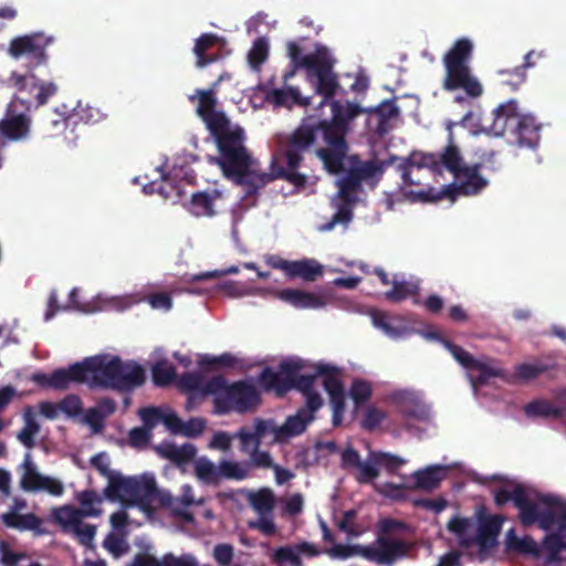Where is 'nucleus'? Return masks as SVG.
I'll return each mask as SVG.
<instances>
[{
	"mask_svg": "<svg viewBox=\"0 0 566 566\" xmlns=\"http://www.w3.org/2000/svg\"><path fill=\"white\" fill-rule=\"evenodd\" d=\"M360 105L349 101L333 103V116L319 115L305 117L290 134L276 137L270 172L260 171L258 166L252 172L244 198L256 197L259 191L275 179H282L296 188H305L307 176L297 171L304 156L311 151L322 160L324 168L333 175L344 171V160L348 153L346 136L349 124L363 114Z\"/></svg>",
	"mask_w": 566,
	"mask_h": 566,
	"instance_id": "nucleus-1",
	"label": "nucleus"
},
{
	"mask_svg": "<svg viewBox=\"0 0 566 566\" xmlns=\"http://www.w3.org/2000/svg\"><path fill=\"white\" fill-rule=\"evenodd\" d=\"M197 114L210 130L218 151L210 163L218 165L223 176L245 192L252 172L259 166L244 146V133L239 126L231 127L224 113L216 111L217 98L213 90H198Z\"/></svg>",
	"mask_w": 566,
	"mask_h": 566,
	"instance_id": "nucleus-2",
	"label": "nucleus"
},
{
	"mask_svg": "<svg viewBox=\"0 0 566 566\" xmlns=\"http://www.w3.org/2000/svg\"><path fill=\"white\" fill-rule=\"evenodd\" d=\"M51 43L52 38L41 32L15 36L9 43L8 54L14 60L23 61L27 73L13 71L8 78V84L20 94L35 91L33 95L35 108L48 104L50 98L59 92L56 83L41 80L35 74L38 67L48 65L46 49Z\"/></svg>",
	"mask_w": 566,
	"mask_h": 566,
	"instance_id": "nucleus-3",
	"label": "nucleus"
},
{
	"mask_svg": "<svg viewBox=\"0 0 566 566\" xmlns=\"http://www.w3.org/2000/svg\"><path fill=\"white\" fill-rule=\"evenodd\" d=\"M85 382L91 387L132 391L144 385L145 369L137 363L123 361L118 356L96 355L83 361Z\"/></svg>",
	"mask_w": 566,
	"mask_h": 566,
	"instance_id": "nucleus-4",
	"label": "nucleus"
},
{
	"mask_svg": "<svg viewBox=\"0 0 566 566\" xmlns=\"http://www.w3.org/2000/svg\"><path fill=\"white\" fill-rule=\"evenodd\" d=\"M205 392L213 397V412L227 415L237 412L250 413L261 405V394L249 380H237L229 384L224 376H213L207 380Z\"/></svg>",
	"mask_w": 566,
	"mask_h": 566,
	"instance_id": "nucleus-5",
	"label": "nucleus"
},
{
	"mask_svg": "<svg viewBox=\"0 0 566 566\" xmlns=\"http://www.w3.org/2000/svg\"><path fill=\"white\" fill-rule=\"evenodd\" d=\"M455 124L449 122L447 129L449 132L448 145L440 154L432 153H412L408 158H400L397 169L401 172L405 186L420 185L418 179L412 177L415 171L422 168H429L433 172L441 174L444 168L453 176L462 169L465 164L459 147L454 143L452 127Z\"/></svg>",
	"mask_w": 566,
	"mask_h": 566,
	"instance_id": "nucleus-6",
	"label": "nucleus"
},
{
	"mask_svg": "<svg viewBox=\"0 0 566 566\" xmlns=\"http://www.w3.org/2000/svg\"><path fill=\"white\" fill-rule=\"evenodd\" d=\"M473 44L467 38L458 39L443 56L446 91L463 90L471 98L482 95L483 87L479 80L471 74L469 62L472 57Z\"/></svg>",
	"mask_w": 566,
	"mask_h": 566,
	"instance_id": "nucleus-7",
	"label": "nucleus"
},
{
	"mask_svg": "<svg viewBox=\"0 0 566 566\" xmlns=\"http://www.w3.org/2000/svg\"><path fill=\"white\" fill-rule=\"evenodd\" d=\"M478 527L475 536H469L468 532L473 526L469 517L453 516L447 524V530L459 538L460 545L471 547L476 545L478 556L485 560L490 552L497 546V536L501 532L504 518L501 515H485L481 509L478 513Z\"/></svg>",
	"mask_w": 566,
	"mask_h": 566,
	"instance_id": "nucleus-8",
	"label": "nucleus"
},
{
	"mask_svg": "<svg viewBox=\"0 0 566 566\" xmlns=\"http://www.w3.org/2000/svg\"><path fill=\"white\" fill-rule=\"evenodd\" d=\"M304 369L302 359H285L280 363L279 370L265 367L260 376L259 382L268 392L273 391L277 397L285 396L292 389L297 390L302 396L319 394L315 389L317 373L313 375H300Z\"/></svg>",
	"mask_w": 566,
	"mask_h": 566,
	"instance_id": "nucleus-9",
	"label": "nucleus"
},
{
	"mask_svg": "<svg viewBox=\"0 0 566 566\" xmlns=\"http://www.w3.org/2000/svg\"><path fill=\"white\" fill-rule=\"evenodd\" d=\"M305 63L308 65L307 81L314 87L315 94L322 97L317 109L328 105L333 112V103L338 102L334 97L340 88L338 75L334 72L336 60L327 46L318 44Z\"/></svg>",
	"mask_w": 566,
	"mask_h": 566,
	"instance_id": "nucleus-10",
	"label": "nucleus"
},
{
	"mask_svg": "<svg viewBox=\"0 0 566 566\" xmlns=\"http://www.w3.org/2000/svg\"><path fill=\"white\" fill-rule=\"evenodd\" d=\"M104 497L123 505H137L143 511H150L158 490L153 478L124 476L120 473L111 479L104 489Z\"/></svg>",
	"mask_w": 566,
	"mask_h": 566,
	"instance_id": "nucleus-11",
	"label": "nucleus"
},
{
	"mask_svg": "<svg viewBox=\"0 0 566 566\" xmlns=\"http://www.w3.org/2000/svg\"><path fill=\"white\" fill-rule=\"evenodd\" d=\"M549 493H541L522 483H516L512 490L499 488L494 490V503L497 507L512 502L518 510V520L523 526L537 525L541 527L542 516L547 503L545 499Z\"/></svg>",
	"mask_w": 566,
	"mask_h": 566,
	"instance_id": "nucleus-12",
	"label": "nucleus"
},
{
	"mask_svg": "<svg viewBox=\"0 0 566 566\" xmlns=\"http://www.w3.org/2000/svg\"><path fill=\"white\" fill-rule=\"evenodd\" d=\"M481 168L482 164L465 165L453 176V184L446 185L441 189L428 187L417 191L415 196L423 202H438L443 198L454 199L457 195L475 196L489 185L480 174Z\"/></svg>",
	"mask_w": 566,
	"mask_h": 566,
	"instance_id": "nucleus-13",
	"label": "nucleus"
},
{
	"mask_svg": "<svg viewBox=\"0 0 566 566\" xmlns=\"http://www.w3.org/2000/svg\"><path fill=\"white\" fill-rule=\"evenodd\" d=\"M304 406L298 408L295 415L289 416L281 427L274 428L277 441L303 434L308 424L315 420V413L324 405L321 394L304 396Z\"/></svg>",
	"mask_w": 566,
	"mask_h": 566,
	"instance_id": "nucleus-14",
	"label": "nucleus"
},
{
	"mask_svg": "<svg viewBox=\"0 0 566 566\" xmlns=\"http://www.w3.org/2000/svg\"><path fill=\"white\" fill-rule=\"evenodd\" d=\"M19 106H24L28 112L31 109L29 101L15 96L0 120V137L10 142L25 139L30 134L31 117L24 112H19Z\"/></svg>",
	"mask_w": 566,
	"mask_h": 566,
	"instance_id": "nucleus-15",
	"label": "nucleus"
},
{
	"mask_svg": "<svg viewBox=\"0 0 566 566\" xmlns=\"http://www.w3.org/2000/svg\"><path fill=\"white\" fill-rule=\"evenodd\" d=\"M410 548L411 544L401 538L378 535L371 545L366 546L365 559L392 566L398 559L406 557Z\"/></svg>",
	"mask_w": 566,
	"mask_h": 566,
	"instance_id": "nucleus-16",
	"label": "nucleus"
},
{
	"mask_svg": "<svg viewBox=\"0 0 566 566\" xmlns=\"http://www.w3.org/2000/svg\"><path fill=\"white\" fill-rule=\"evenodd\" d=\"M443 346L452 355V357L465 369L471 371H478V376L472 377L471 381L474 387L485 385L493 377H501L502 370L489 366L485 363L474 358L469 352L461 346L448 340L441 339Z\"/></svg>",
	"mask_w": 566,
	"mask_h": 566,
	"instance_id": "nucleus-17",
	"label": "nucleus"
},
{
	"mask_svg": "<svg viewBox=\"0 0 566 566\" xmlns=\"http://www.w3.org/2000/svg\"><path fill=\"white\" fill-rule=\"evenodd\" d=\"M31 381L43 388L66 390L72 382L84 384V367L82 361L72 364L69 368L55 369L52 374L34 373Z\"/></svg>",
	"mask_w": 566,
	"mask_h": 566,
	"instance_id": "nucleus-18",
	"label": "nucleus"
},
{
	"mask_svg": "<svg viewBox=\"0 0 566 566\" xmlns=\"http://www.w3.org/2000/svg\"><path fill=\"white\" fill-rule=\"evenodd\" d=\"M317 375L324 376L323 387L329 396V403L333 409L332 422L338 427L343 421L345 411V388L342 380L336 376V368L328 365H318Z\"/></svg>",
	"mask_w": 566,
	"mask_h": 566,
	"instance_id": "nucleus-19",
	"label": "nucleus"
},
{
	"mask_svg": "<svg viewBox=\"0 0 566 566\" xmlns=\"http://www.w3.org/2000/svg\"><path fill=\"white\" fill-rule=\"evenodd\" d=\"M520 113L517 102L510 99L499 105L492 112V122L490 125L485 126L484 130L495 137H501L506 132L511 133Z\"/></svg>",
	"mask_w": 566,
	"mask_h": 566,
	"instance_id": "nucleus-20",
	"label": "nucleus"
},
{
	"mask_svg": "<svg viewBox=\"0 0 566 566\" xmlns=\"http://www.w3.org/2000/svg\"><path fill=\"white\" fill-rule=\"evenodd\" d=\"M541 128L534 116L520 113L511 134L518 146L535 148L541 139Z\"/></svg>",
	"mask_w": 566,
	"mask_h": 566,
	"instance_id": "nucleus-21",
	"label": "nucleus"
},
{
	"mask_svg": "<svg viewBox=\"0 0 566 566\" xmlns=\"http://www.w3.org/2000/svg\"><path fill=\"white\" fill-rule=\"evenodd\" d=\"M1 521L8 528L20 532L31 531L34 536L49 534V531L43 526V520L34 513L20 514L15 511H9L2 514Z\"/></svg>",
	"mask_w": 566,
	"mask_h": 566,
	"instance_id": "nucleus-22",
	"label": "nucleus"
},
{
	"mask_svg": "<svg viewBox=\"0 0 566 566\" xmlns=\"http://www.w3.org/2000/svg\"><path fill=\"white\" fill-rule=\"evenodd\" d=\"M395 157L387 160L370 159L361 161L357 157H352V169L361 182L376 184L384 175L385 168L395 161Z\"/></svg>",
	"mask_w": 566,
	"mask_h": 566,
	"instance_id": "nucleus-23",
	"label": "nucleus"
},
{
	"mask_svg": "<svg viewBox=\"0 0 566 566\" xmlns=\"http://www.w3.org/2000/svg\"><path fill=\"white\" fill-rule=\"evenodd\" d=\"M547 506L543 513L541 530L551 531L554 526H559L560 531H566V502L559 496L551 494L545 499Z\"/></svg>",
	"mask_w": 566,
	"mask_h": 566,
	"instance_id": "nucleus-24",
	"label": "nucleus"
},
{
	"mask_svg": "<svg viewBox=\"0 0 566 566\" xmlns=\"http://www.w3.org/2000/svg\"><path fill=\"white\" fill-rule=\"evenodd\" d=\"M268 99L275 106L286 107L289 109L294 106L307 107L312 104V97L303 96L295 86L274 88L268 94Z\"/></svg>",
	"mask_w": 566,
	"mask_h": 566,
	"instance_id": "nucleus-25",
	"label": "nucleus"
},
{
	"mask_svg": "<svg viewBox=\"0 0 566 566\" xmlns=\"http://www.w3.org/2000/svg\"><path fill=\"white\" fill-rule=\"evenodd\" d=\"M446 476L447 467L439 464L429 465L423 470H418L412 473L415 481L413 489L432 492L440 486Z\"/></svg>",
	"mask_w": 566,
	"mask_h": 566,
	"instance_id": "nucleus-26",
	"label": "nucleus"
},
{
	"mask_svg": "<svg viewBox=\"0 0 566 566\" xmlns=\"http://www.w3.org/2000/svg\"><path fill=\"white\" fill-rule=\"evenodd\" d=\"M157 453L171 462L181 465L193 460L197 449L191 443H185L181 447L172 442H163L156 447Z\"/></svg>",
	"mask_w": 566,
	"mask_h": 566,
	"instance_id": "nucleus-27",
	"label": "nucleus"
},
{
	"mask_svg": "<svg viewBox=\"0 0 566 566\" xmlns=\"http://www.w3.org/2000/svg\"><path fill=\"white\" fill-rule=\"evenodd\" d=\"M324 273L323 265L315 259L292 261L289 279H302L305 282H314Z\"/></svg>",
	"mask_w": 566,
	"mask_h": 566,
	"instance_id": "nucleus-28",
	"label": "nucleus"
},
{
	"mask_svg": "<svg viewBox=\"0 0 566 566\" xmlns=\"http://www.w3.org/2000/svg\"><path fill=\"white\" fill-rule=\"evenodd\" d=\"M221 198V193L214 190L212 193L198 191L192 193L189 211L196 217H212L216 214L214 200Z\"/></svg>",
	"mask_w": 566,
	"mask_h": 566,
	"instance_id": "nucleus-29",
	"label": "nucleus"
},
{
	"mask_svg": "<svg viewBox=\"0 0 566 566\" xmlns=\"http://www.w3.org/2000/svg\"><path fill=\"white\" fill-rule=\"evenodd\" d=\"M52 521L60 525L64 533H70L74 527L78 526L83 520L82 511L73 505H63L55 507L51 513Z\"/></svg>",
	"mask_w": 566,
	"mask_h": 566,
	"instance_id": "nucleus-30",
	"label": "nucleus"
},
{
	"mask_svg": "<svg viewBox=\"0 0 566 566\" xmlns=\"http://www.w3.org/2000/svg\"><path fill=\"white\" fill-rule=\"evenodd\" d=\"M76 501L80 506L78 511H82L84 517H98L102 515L103 510L98 507L103 503V496H101L94 490H84L76 493Z\"/></svg>",
	"mask_w": 566,
	"mask_h": 566,
	"instance_id": "nucleus-31",
	"label": "nucleus"
},
{
	"mask_svg": "<svg viewBox=\"0 0 566 566\" xmlns=\"http://www.w3.org/2000/svg\"><path fill=\"white\" fill-rule=\"evenodd\" d=\"M506 549L523 555L538 556L539 554L537 543L532 536L518 537L513 528L506 533Z\"/></svg>",
	"mask_w": 566,
	"mask_h": 566,
	"instance_id": "nucleus-32",
	"label": "nucleus"
},
{
	"mask_svg": "<svg viewBox=\"0 0 566 566\" xmlns=\"http://www.w3.org/2000/svg\"><path fill=\"white\" fill-rule=\"evenodd\" d=\"M333 203L336 212L327 223L322 226L324 231H331L336 224L347 226L353 220V210L357 201L342 200L336 197Z\"/></svg>",
	"mask_w": 566,
	"mask_h": 566,
	"instance_id": "nucleus-33",
	"label": "nucleus"
},
{
	"mask_svg": "<svg viewBox=\"0 0 566 566\" xmlns=\"http://www.w3.org/2000/svg\"><path fill=\"white\" fill-rule=\"evenodd\" d=\"M219 41L218 35L213 33H203L200 35L195 44L193 52L197 56L196 65L198 67H205L217 61V55H208L207 51L217 44Z\"/></svg>",
	"mask_w": 566,
	"mask_h": 566,
	"instance_id": "nucleus-34",
	"label": "nucleus"
},
{
	"mask_svg": "<svg viewBox=\"0 0 566 566\" xmlns=\"http://www.w3.org/2000/svg\"><path fill=\"white\" fill-rule=\"evenodd\" d=\"M524 412L530 418H554L559 419L564 416V409L556 407L548 400H533L525 405Z\"/></svg>",
	"mask_w": 566,
	"mask_h": 566,
	"instance_id": "nucleus-35",
	"label": "nucleus"
},
{
	"mask_svg": "<svg viewBox=\"0 0 566 566\" xmlns=\"http://www.w3.org/2000/svg\"><path fill=\"white\" fill-rule=\"evenodd\" d=\"M337 198L348 201H358V192L361 189V181L352 168L337 181Z\"/></svg>",
	"mask_w": 566,
	"mask_h": 566,
	"instance_id": "nucleus-36",
	"label": "nucleus"
},
{
	"mask_svg": "<svg viewBox=\"0 0 566 566\" xmlns=\"http://www.w3.org/2000/svg\"><path fill=\"white\" fill-rule=\"evenodd\" d=\"M400 412L405 418L429 421L430 408L415 397H406L400 401Z\"/></svg>",
	"mask_w": 566,
	"mask_h": 566,
	"instance_id": "nucleus-37",
	"label": "nucleus"
},
{
	"mask_svg": "<svg viewBox=\"0 0 566 566\" xmlns=\"http://www.w3.org/2000/svg\"><path fill=\"white\" fill-rule=\"evenodd\" d=\"M251 464L249 462H234L222 460L220 462L221 479L242 481L249 476Z\"/></svg>",
	"mask_w": 566,
	"mask_h": 566,
	"instance_id": "nucleus-38",
	"label": "nucleus"
},
{
	"mask_svg": "<svg viewBox=\"0 0 566 566\" xmlns=\"http://www.w3.org/2000/svg\"><path fill=\"white\" fill-rule=\"evenodd\" d=\"M553 367V365L543 361L518 364L515 366L514 377L522 381H530L551 370Z\"/></svg>",
	"mask_w": 566,
	"mask_h": 566,
	"instance_id": "nucleus-39",
	"label": "nucleus"
},
{
	"mask_svg": "<svg viewBox=\"0 0 566 566\" xmlns=\"http://www.w3.org/2000/svg\"><path fill=\"white\" fill-rule=\"evenodd\" d=\"M24 468L25 470L20 482L21 488L27 492H38L44 475L36 471L30 461L29 454L27 455Z\"/></svg>",
	"mask_w": 566,
	"mask_h": 566,
	"instance_id": "nucleus-40",
	"label": "nucleus"
},
{
	"mask_svg": "<svg viewBox=\"0 0 566 566\" xmlns=\"http://www.w3.org/2000/svg\"><path fill=\"white\" fill-rule=\"evenodd\" d=\"M67 117L62 116L56 112V109L52 111L46 115V117L42 122V130L48 137H55L57 134L62 133L67 126Z\"/></svg>",
	"mask_w": 566,
	"mask_h": 566,
	"instance_id": "nucleus-41",
	"label": "nucleus"
},
{
	"mask_svg": "<svg viewBox=\"0 0 566 566\" xmlns=\"http://www.w3.org/2000/svg\"><path fill=\"white\" fill-rule=\"evenodd\" d=\"M269 56V43L264 38H258L248 53L249 64L253 70H259Z\"/></svg>",
	"mask_w": 566,
	"mask_h": 566,
	"instance_id": "nucleus-42",
	"label": "nucleus"
},
{
	"mask_svg": "<svg viewBox=\"0 0 566 566\" xmlns=\"http://www.w3.org/2000/svg\"><path fill=\"white\" fill-rule=\"evenodd\" d=\"M206 382L201 375L197 373H185L178 380V387L188 392H199L200 396H209L205 392Z\"/></svg>",
	"mask_w": 566,
	"mask_h": 566,
	"instance_id": "nucleus-43",
	"label": "nucleus"
},
{
	"mask_svg": "<svg viewBox=\"0 0 566 566\" xmlns=\"http://www.w3.org/2000/svg\"><path fill=\"white\" fill-rule=\"evenodd\" d=\"M417 292L418 285L406 281H395L392 283V289L385 293V297L390 302H401L407 297L417 294Z\"/></svg>",
	"mask_w": 566,
	"mask_h": 566,
	"instance_id": "nucleus-44",
	"label": "nucleus"
},
{
	"mask_svg": "<svg viewBox=\"0 0 566 566\" xmlns=\"http://www.w3.org/2000/svg\"><path fill=\"white\" fill-rule=\"evenodd\" d=\"M250 504L259 514H269L274 507V495L270 490H261L250 496Z\"/></svg>",
	"mask_w": 566,
	"mask_h": 566,
	"instance_id": "nucleus-45",
	"label": "nucleus"
},
{
	"mask_svg": "<svg viewBox=\"0 0 566 566\" xmlns=\"http://www.w3.org/2000/svg\"><path fill=\"white\" fill-rule=\"evenodd\" d=\"M386 417L387 415L384 410L375 406H368L365 409L364 416L360 420V427L369 432L375 431L386 419Z\"/></svg>",
	"mask_w": 566,
	"mask_h": 566,
	"instance_id": "nucleus-46",
	"label": "nucleus"
},
{
	"mask_svg": "<svg viewBox=\"0 0 566 566\" xmlns=\"http://www.w3.org/2000/svg\"><path fill=\"white\" fill-rule=\"evenodd\" d=\"M151 374L154 384L159 387H165L172 384L176 378L175 367L166 363L156 364L153 367Z\"/></svg>",
	"mask_w": 566,
	"mask_h": 566,
	"instance_id": "nucleus-47",
	"label": "nucleus"
},
{
	"mask_svg": "<svg viewBox=\"0 0 566 566\" xmlns=\"http://www.w3.org/2000/svg\"><path fill=\"white\" fill-rule=\"evenodd\" d=\"M196 474L199 479L208 483H218L221 480L220 464L214 465L210 460L203 459L196 464Z\"/></svg>",
	"mask_w": 566,
	"mask_h": 566,
	"instance_id": "nucleus-48",
	"label": "nucleus"
},
{
	"mask_svg": "<svg viewBox=\"0 0 566 566\" xmlns=\"http://www.w3.org/2000/svg\"><path fill=\"white\" fill-rule=\"evenodd\" d=\"M103 547L114 557L119 558L125 553H127L129 546L123 538V535L116 534L114 532L108 533L104 541Z\"/></svg>",
	"mask_w": 566,
	"mask_h": 566,
	"instance_id": "nucleus-49",
	"label": "nucleus"
},
{
	"mask_svg": "<svg viewBox=\"0 0 566 566\" xmlns=\"http://www.w3.org/2000/svg\"><path fill=\"white\" fill-rule=\"evenodd\" d=\"M371 385L364 379H355L349 388V395L356 407L361 406L371 397Z\"/></svg>",
	"mask_w": 566,
	"mask_h": 566,
	"instance_id": "nucleus-50",
	"label": "nucleus"
},
{
	"mask_svg": "<svg viewBox=\"0 0 566 566\" xmlns=\"http://www.w3.org/2000/svg\"><path fill=\"white\" fill-rule=\"evenodd\" d=\"M365 545H343L336 544L333 547L326 549V553L333 558L347 559L352 556H360L365 558Z\"/></svg>",
	"mask_w": 566,
	"mask_h": 566,
	"instance_id": "nucleus-51",
	"label": "nucleus"
},
{
	"mask_svg": "<svg viewBox=\"0 0 566 566\" xmlns=\"http://www.w3.org/2000/svg\"><path fill=\"white\" fill-rule=\"evenodd\" d=\"M356 469H358L356 480L360 484L369 483L379 476L378 464L373 461V451L369 452L367 461H360V465Z\"/></svg>",
	"mask_w": 566,
	"mask_h": 566,
	"instance_id": "nucleus-52",
	"label": "nucleus"
},
{
	"mask_svg": "<svg viewBox=\"0 0 566 566\" xmlns=\"http://www.w3.org/2000/svg\"><path fill=\"white\" fill-rule=\"evenodd\" d=\"M237 363L235 357L229 353H224L220 356L205 355L200 358L199 364L203 368L217 369V368H230Z\"/></svg>",
	"mask_w": 566,
	"mask_h": 566,
	"instance_id": "nucleus-53",
	"label": "nucleus"
},
{
	"mask_svg": "<svg viewBox=\"0 0 566 566\" xmlns=\"http://www.w3.org/2000/svg\"><path fill=\"white\" fill-rule=\"evenodd\" d=\"M70 533L76 537L81 545L91 548L93 547L96 535V526L93 524H84L83 520H81L78 526L74 527Z\"/></svg>",
	"mask_w": 566,
	"mask_h": 566,
	"instance_id": "nucleus-54",
	"label": "nucleus"
},
{
	"mask_svg": "<svg viewBox=\"0 0 566 566\" xmlns=\"http://www.w3.org/2000/svg\"><path fill=\"white\" fill-rule=\"evenodd\" d=\"M546 56L545 51L531 50L524 56L522 65L515 67V75L517 76L516 83H524L526 81V70L534 67L536 62Z\"/></svg>",
	"mask_w": 566,
	"mask_h": 566,
	"instance_id": "nucleus-55",
	"label": "nucleus"
},
{
	"mask_svg": "<svg viewBox=\"0 0 566 566\" xmlns=\"http://www.w3.org/2000/svg\"><path fill=\"white\" fill-rule=\"evenodd\" d=\"M363 113H373V114H376L379 119H380V123H385L391 118H395L396 116H398L399 114V108L398 106L395 104L394 101H384L381 104H379L378 106L374 107V108H364Z\"/></svg>",
	"mask_w": 566,
	"mask_h": 566,
	"instance_id": "nucleus-56",
	"label": "nucleus"
},
{
	"mask_svg": "<svg viewBox=\"0 0 566 566\" xmlns=\"http://www.w3.org/2000/svg\"><path fill=\"white\" fill-rule=\"evenodd\" d=\"M565 535L566 531H560L559 526H557L556 532L548 533L543 539L545 552L562 553L566 549V542L564 541Z\"/></svg>",
	"mask_w": 566,
	"mask_h": 566,
	"instance_id": "nucleus-57",
	"label": "nucleus"
},
{
	"mask_svg": "<svg viewBox=\"0 0 566 566\" xmlns=\"http://www.w3.org/2000/svg\"><path fill=\"white\" fill-rule=\"evenodd\" d=\"M373 461L377 463L378 467H384L389 472L396 471L405 463L403 459L381 451H373Z\"/></svg>",
	"mask_w": 566,
	"mask_h": 566,
	"instance_id": "nucleus-58",
	"label": "nucleus"
},
{
	"mask_svg": "<svg viewBox=\"0 0 566 566\" xmlns=\"http://www.w3.org/2000/svg\"><path fill=\"white\" fill-rule=\"evenodd\" d=\"M273 560L277 564L290 563L292 566H303L302 559L291 546H281L275 549Z\"/></svg>",
	"mask_w": 566,
	"mask_h": 566,
	"instance_id": "nucleus-59",
	"label": "nucleus"
},
{
	"mask_svg": "<svg viewBox=\"0 0 566 566\" xmlns=\"http://www.w3.org/2000/svg\"><path fill=\"white\" fill-rule=\"evenodd\" d=\"M138 415L144 423V428H148L151 431L157 423L161 422L163 412L156 407H145L138 410Z\"/></svg>",
	"mask_w": 566,
	"mask_h": 566,
	"instance_id": "nucleus-60",
	"label": "nucleus"
},
{
	"mask_svg": "<svg viewBox=\"0 0 566 566\" xmlns=\"http://www.w3.org/2000/svg\"><path fill=\"white\" fill-rule=\"evenodd\" d=\"M60 409L69 417H76L83 410V402L77 395H67L60 401Z\"/></svg>",
	"mask_w": 566,
	"mask_h": 566,
	"instance_id": "nucleus-61",
	"label": "nucleus"
},
{
	"mask_svg": "<svg viewBox=\"0 0 566 566\" xmlns=\"http://www.w3.org/2000/svg\"><path fill=\"white\" fill-rule=\"evenodd\" d=\"M151 439V431L148 428L135 427L128 433L129 444L134 448H146Z\"/></svg>",
	"mask_w": 566,
	"mask_h": 566,
	"instance_id": "nucleus-62",
	"label": "nucleus"
},
{
	"mask_svg": "<svg viewBox=\"0 0 566 566\" xmlns=\"http://www.w3.org/2000/svg\"><path fill=\"white\" fill-rule=\"evenodd\" d=\"M0 553L2 566H17L20 560L28 558L27 553L12 552L10 545L4 541L0 542Z\"/></svg>",
	"mask_w": 566,
	"mask_h": 566,
	"instance_id": "nucleus-63",
	"label": "nucleus"
},
{
	"mask_svg": "<svg viewBox=\"0 0 566 566\" xmlns=\"http://www.w3.org/2000/svg\"><path fill=\"white\" fill-rule=\"evenodd\" d=\"M206 424L207 422L202 418H191L188 421H182V431H180L179 434L188 438L199 437L203 432Z\"/></svg>",
	"mask_w": 566,
	"mask_h": 566,
	"instance_id": "nucleus-64",
	"label": "nucleus"
}]
</instances>
